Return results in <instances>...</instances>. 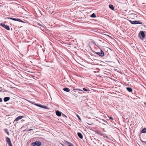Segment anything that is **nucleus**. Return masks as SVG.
I'll use <instances>...</instances> for the list:
<instances>
[{
    "mask_svg": "<svg viewBox=\"0 0 146 146\" xmlns=\"http://www.w3.org/2000/svg\"><path fill=\"white\" fill-rule=\"evenodd\" d=\"M56 114L58 116H60L61 115V112L58 111H56Z\"/></svg>",
    "mask_w": 146,
    "mask_h": 146,
    "instance_id": "6e6552de",
    "label": "nucleus"
},
{
    "mask_svg": "<svg viewBox=\"0 0 146 146\" xmlns=\"http://www.w3.org/2000/svg\"><path fill=\"white\" fill-rule=\"evenodd\" d=\"M35 105L36 106H38L40 105L38 104H36Z\"/></svg>",
    "mask_w": 146,
    "mask_h": 146,
    "instance_id": "c756f323",
    "label": "nucleus"
},
{
    "mask_svg": "<svg viewBox=\"0 0 146 146\" xmlns=\"http://www.w3.org/2000/svg\"><path fill=\"white\" fill-rule=\"evenodd\" d=\"M141 141H142V142H145V143H146V141H143L141 139Z\"/></svg>",
    "mask_w": 146,
    "mask_h": 146,
    "instance_id": "c85d7f7f",
    "label": "nucleus"
},
{
    "mask_svg": "<svg viewBox=\"0 0 146 146\" xmlns=\"http://www.w3.org/2000/svg\"><path fill=\"white\" fill-rule=\"evenodd\" d=\"M16 19H17L14 18H10V19H12V20H13L15 21H16Z\"/></svg>",
    "mask_w": 146,
    "mask_h": 146,
    "instance_id": "412c9836",
    "label": "nucleus"
},
{
    "mask_svg": "<svg viewBox=\"0 0 146 146\" xmlns=\"http://www.w3.org/2000/svg\"><path fill=\"white\" fill-rule=\"evenodd\" d=\"M63 90L65 91L66 92H68L70 91V90L69 89V88H64Z\"/></svg>",
    "mask_w": 146,
    "mask_h": 146,
    "instance_id": "9d476101",
    "label": "nucleus"
},
{
    "mask_svg": "<svg viewBox=\"0 0 146 146\" xmlns=\"http://www.w3.org/2000/svg\"><path fill=\"white\" fill-rule=\"evenodd\" d=\"M78 90H79V91H83L82 90H80V89H78Z\"/></svg>",
    "mask_w": 146,
    "mask_h": 146,
    "instance_id": "2f4dec72",
    "label": "nucleus"
},
{
    "mask_svg": "<svg viewBox=\"0 0 146 146\" xmlns=\"http://www.w3.org/2000/svg\"><path fill=\"white\" fill-rule=\"evenodd\" d=\"M9 100V97H6L4 98V100L5 102H7Z\"/></svg>",
    "mask_w": 146,
    "mask_h": 146,
    "instance_id": "9b49d317",
    "label": "nucleus"
},
{
    "mask_svg": "<svg viewBox=\"0 0 146 146\" xmlns=\"http://www.w3.org/2000/svg\"><path fill=\"white\" fill-rule=\"evenodd\" d=\"M141 35L142 38H143L145 36V34L143 31H141L139 33V36H140Z\"/></svg>",
    "mask_w": 146,
    "mask_h": 146,
    "instance_id": "423d86ee",
    "label": "nucleus"
},
{
    "mask_svg": "<svg viewBox=\"0 0 146 146\" xmlns=\"http://www.w3.org/2000/svg\"><path fill=\"white\" fill-rule=\"evenodd\" d=\"M126 89L129 92H131L132 91V88H131L127 87V88Z\"/></svg>",
    "mask_w": 146,
    "mask_h": 146,
    "instance_id": "f8f14e48",
    "label": "nucleus"
},
{
    "mask_svg": "<svg viewBox=\"0 0 146 146\" xmlns=\"http://www.w3.org/2000/svg\"><path fill=\"white\" fill-rule=\"evenodd\" d=\"M37 24L38 25H39V26H41L43 28L44 27L43 25H42L41 24H40V23H37Z\"/></svg>",
    "mask_w": 146,
    "mask_h": 146,
    "instance_id": "4be33fe9",
    "label": "nucleus"
},
{
    "mask_svg": "<svg viewBox=\"0 0 146 146\" xmlns=\"http://www.w3.org/2000/svg\"><path fill=\"white\" fill-rule=\"evenodd\" d=\"M95 53L96 54L101 57H103L104 55V52L101 50L100 52H96Z\"/></svg>",
    "mask_w": 146,
    "mask_h": 146,
    "instance_id": "7ed1b4c3",
    "label": "nucleus"
},
{
    "mask_svg": "<svg viewBox=\"0 0 146 146\" xmlns=\"http://www.w3.org/2000/svg\"><path fill=\"white\" fill-rule=\"evenodd\" d=\"M4 131L8 135H9V132L8 131V130L7 129H4Z\"/></svg>",
    "mask_w": 146,
    "mask_h": 146,
    "instance_id": "f3484780",
    "label": "nucleus"
},
{
    "mask_svg": "<svg viewBox=\"0 0 146 146\" xmlns=\"http://www.w3.org/2000/svg\"><path fill=\"white\" fill-rule=\"evenodd\" d=\"M2 101V99L0 98V102H1Z\"/></svg>",
    "mask_w": 146,
    "mask_h": 146,
    "instance_id": "cd10ccee",
    "label": "nucleus"
},
{
    "mask_svg": "<svg viewBox=\"0 0 146 146\" xmlns=\"http://www.w3.org/2000/svg\"><path fill=\"white\" fill-rule=\"evenodd\" d=\"M23 118V116H19L16 118L14 121H18L19 120Z\"/></svg>",
    "mask_w": 146,
    "mask_h": 146,
    "instance_id": "0eeeda50",
    "label": "nucleus"
},
{
    "mask_svg": "<svg viewBox=\"0 0 146 146\" xmlns=\"http://www.w3.org/2000/svg\"><path fill=\"white\" fill-rule=\"evenodd\" d=\"M33 130V129H28L27 131H32Z\"/></svg>",
    "mask_w": 146,
    "mask_h": 146,
    "instance_id": "393cba45",
    "label": "nucleus"
},
{
    "mask_svg": "<svg viewBox=\"0 0 146 146\" xmlns=\"http://www.w3.org/2000/svg\"><path fill=\"white\" fill-rule=\"evenodd\" d=\"M109 118L110 119H112V120H113V117H109Z\"/></svg>",
    "mask_w": 146,
    "mask_h": 146,
    "instance_id": "bb28decb",
    "label": "nucleus"
},
{
    "mask_svg": "<svg viewBox=\"0 0 146 146\" xmlns=\"http://www.w3.org/2000/svg\"><path fill=\"white\" fill-rule=\"evenodd\" d=\"M16 21H17L22 23H24V22H23L22 20L19 19H17Z\"/></svg>",
    "mask_w": 146,
    "mask_h": 146,
    "instance_id": "a211bd4d",
    "label": "nucleus"
},
{
    "mask_svg": "<svg viewBox=\"0 0 146 146\" xmlns=\"http://www.w3.org/2000/svg\"><path fill=\"white\" fill-rule=\"evenodd\" d=\"M10 88H12V87H11V86H10Z\"/></svg>",
    "mask_w": 146,
    "mask_h": 146,
    "instance_id": "f704fd0d",
    "label": "nucleus"
},
{
    "mask_svg": "<svg viewBox=\"0 0 146 146\" xmlns=\"http://www.w3.org/2000/svg\"><path fill=\"white\" fill-rule=\"evenodd\" d=\"M99 122L100 123H101L103 124L106 125H107L108 124V123L107 122V121H106L104 119H100Z\"/></svg>",
    "mask_w": 146,
    "mask_h": 146,
    "instance_id": "39448f33",
    "label": "nucleus"
},
{
    "mask_svg": "<svg viewBox=\"0 0 146 146\" xmlns=\"http://www.w3.org/2000/svg\"><path fill=\"white\" fill-rule=\"evenodd\" d=\"M76 116H77V117H78V118L79 119V120H81V119L80 118V116H79V115H78L77 114L76 115Z\"/></svg>",
    "mask_w": 146,
    "mask_h": 146,
    "instance_id": "5701e85b",
    "label": "nucleus"
},
{
    "mask_svg": "<svg viewBox=\"0 0 146 146\" xmlns=\"http://www.w3.org/2000/svg\"><path fill=\"white\" fill-rule=\"evenodd\" d=\"M0 25L3 27L8 30H9V25H6L3 23H1Z\"/></svg>",
    "mask_w": 146,
    "mask_h": 146,
    "instance_id": "20e7f679",
    "label": "nucleus"
},
{
    "mask_svg": "<svg viewBox=\"0 0 146 146\" xmlns=\"http://www.w3.org/2000/svg\"><path fill=\"white\" fill-rule=\"evenodd\" d=\"M91 17H96V15L94 13H93L91 15Z\"/></svg>",
    "mask_w": 146,
    "mask_h": 146,
    "instance_id": "aec40b11",
    "label": "nucleus"
},
{
    "mask_svg": "<svg viewBox=\"0 0 146 146\" xmlns=\"http://www.w3.org/2000/svg\"><path fill=\"white\" fill-rule=\"evenodd\" d=\"M83 90H84V91H87L88 90H87L86 88H83Z\"/></svg>",
    "mask_w": 146,
    "mask_h": 146,
    "instance_id": "b1692460",
    "label": "nucleus"
},
{
    "mask_svg": "<svg viewBox=\"0 0 146 146\" xmlns=\"http://www.w3.org/2000/svg\"><path fill=\"white\" fill-rule=\"evenodd\" d=\"M132 24H142V23L141 21H132L131 20L129 21Z\"/></svg>",
    "mask_w": 146,
    "mask_h": 146,
    "instance_id": "f03ea898",
    "label": "nucleus"
},
{
    "mask_svg": "<svg viewBox=\"0 0 146 146\" xmlns=\"http://www.w3.org/2000/svg\"><path fill=\"white\" fill-rule=\"evenodd\" d=\"M73 89L74 90H78V89Z\"/></svg>",
    "mask_w": 146,
    "mask_h": 146,
    "instance_id": "7c9ffc66",
    "label": "nucleus"
},
{
    "mask_svg": "<svg viewBox=\"0 0 146 146\" xmlns=\"http://www.w3.org/2000/svg\"><path fill=\"white\" fill-rule=\"evenodd\" d=\"M31 145L33 146L37 145L40 146L41 145V143L39 141H36L35 142H33L31 143Z\"/></svg>",
    "mask_w": 146,
    "mask_h": 146,
    "instance_id": "f257e3e1",
    "label": "nucleus"
},
{
    "mask_svg": "<svg viewBox=\"0 0 146 146\" xmlns=\"http://www.w3.org/2000/svg\"><path fill=\"white\" fill-rule=\"evenodd\" d=\"M6 141L8 145L9 146V138L8 137H6Z\"/></svg>",
    "mask_w": 146,
    "mask_h": 146,
    "instance_id": "4468645a",
    "label": "nucleus"
},
{
    "mask_svg": "<svg viewBox=\"0 0 146 146\" xmlns=\"http://www.w3.org/2000/svg\"><path fill=\"white\" fill-rule=\"evenodd\" d=\"M94 44H95V45H96V44L95 43H94Z\"/></svg>",
    "mask_w": 146,
    "mask_h": 146,
    "instance_id": "473e14b6",
    "label": "nucleus"
},
{
    "mask_svg": "<svg viewBox=\"0 0 146 146\" xmlns=\"http://www.w3.org/2000/svg\"><path fill=\"white\" fill-rule=\"evenodd\" d=\"M78 136L81 139H82L83 138L82 134L80 133H77Z\"/></svg>",
    "mask_w": 146,
    "mask_h": 146,
    "instance_id": "1a4fd4ad",
    "label": "nucleus"
},
{
    "mask_svg": "<svg viewBox=\"0 0 146 146\" xmlns=\"http://www.w3.org/2000/svg\"><path fill=\"white\" fill-rule=\"evenodd\" d=\"M10 146H13L12 143L10 141Z\"/></svg>",
    "mask_w": 146,
    "mask_h": 146,
    "instance_id": "a878e982",
    "label": "nucleus"
},
{
    "mask_svg": "<svg viewBox=\"0 0 146 146\" xmlns=\"http://www.w3.org/2000/svg\"><path fill=\"white\" fill-rule=\"evenodd\" d=\"M38 107L42 108H46V106H43V105H40L38 106Z\"/></svg>",
    "mask_w": 146,
    "mask_h": 146,
    "instance_id": "6ab92c4d",
    "label": "nucleus"
},
{
    "mask_svg": "<svg viewBox=\"0 0 146 146\" xmlns=\"http://www.w3.org/2000/svg\"><path fill=\"white\" fill-rule=\"evenodd\" d=\"M109 8L112 10H114V8L112 5L110 4L109 5Z\"/></svg>",
    "mask_w": 146,
    "mask_h": 146,
    "instance_id": "ddd939ff",
    "label": "nucleus"
},
{
    "mask_svg": "<svg viewBox=\"0 0 146 146\" xmlns=\"http://www.w3.org/2000/svg\"><path fill=\"white\" fill-rule=\"evenodd\" d=\"M66 142L69 144V145H68V146H74L73 144H72V143H70V142H69L67 141H66Z\"/></svg>",
    "mask_w": 146,
    "mask_h": 146,
    "instance_id": "dca6fc26",
    "label": "nucleus"
},
{
    "mask_svg": "<svg viewBox=\"0 0 146 146\" xmlns=\"http://www.w3.org/2000/svg\"><path fill=\"white\" fill-rule=\"evenodd\" d=\"M141 132L142 133H146V128H144L142 130Z\"/></svg>",
    "mask_w": 146,
    "mask_h": 146,
    "instance_id": "2eb2a0df",
    "label": "nucleus"
},
{
    "mask_svg": "<svg viewBox=\"0 0 146 146\" xmlns=\"http://www.w3.org/2000/svg\"><path fill=\"white\" fill-rule=\"evenodd\" d=\"M63 115H64V116H65L64 115V114H63Z\"/></svg>",
    "mask_w": 146,
    "mask_h": 146,
    "instance_id": "c9c22d12",
    "label": "nucleus"
},
{
    "mask_svg": "<svg viewBox=\"0 0 146 146\" xmlns=\"http://www.w3.org/2000/svg\"><path fill=\"white\" fill-rule=\"evenodd\" d=\"M144 104H146V103L145 102V103H144Z\"/></svg>",
    "mask_w": 146,
    "mask_h": 146,
    "instance_id": "72a5a7b5",
    "label": "nucleus"
}]
</instances>
